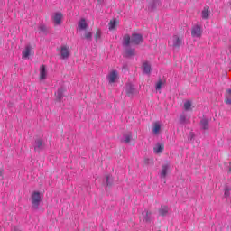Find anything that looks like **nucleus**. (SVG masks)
<instances>
[{"label":"nucleus","instance_id":"nucleus-35","mask_svg":"<svg viewBox=\"0 0 231 231\" xmlns=\"http://www.w3.org/2000/svg\"><path fill=\"white\" fill-rule=\"evenodd\" d=\"M39 30H40V32H46V25L41 24V25L39 26Z\"/></svg>","mask_w":231,"mask_h":231},{"label":"nucleus","instance_id":"nucleus-10","mask_svg":"<svg viewBox=\"0 0 231 231\" xmlns=\"http://www.w3.org/2000/svg\"><path fill=\"white\" fill-rule=\"evenodd\" d=\"M60 54L61 59L63 60L68 59L69 57V47L66 45H62L60 47Z\"/></svg>","mask_w":231,"mask_h":231},{"label":"nucleus","instance_id":"nucleus-9","mask_svg":"<svg viewBox=\"0 0 231 231\" xmlns=\"http://www.w3.org/2000/svg\"><path fill=\"white\" fill-rule=\"evenodd\" d=\"M125 92L129 97H133V95H136V93H138V90H136L134 85L128 83L125 86Z\"/></svg>","mask_w":231,"mask_h":231},{"label":"nucleus","instance_id":"nucleus-4","mask_svg":"<svg viewBox=\"0 0 231 231\" xmlns=\"http://www.w3.org/2000/svg\"><path fill=\"white\" fill-rule=\"evenodd\" d=\"M169 169H171V164L166 163L162 165V169L159 171V176L161 180H165L167 178Z\"/></svg>","mask_w":231,"mask_h":231},{"label":"nucleus","instance_id":"nucleus-27","mask_svg":"<svg viewBox=\"0 0 231 231\" xmlns=\"http://www.w3.org/2000/svg\"><path fill=\"white\" fill-rule=\"evenodd\" d=\"M180 124H189V119L185 114L180 115L179 119Z\"/></svg>","mask_w":231,"mask_h":231},{"label":"nucleus","instance_id":"nucleus-2","mask_svg":"<svg viewBox=\"0 0 231 231\" xmlns=\"http://www.w3.org/2000/svg\"><path fill=\"white\" fill-rule=\"evenodd\" d=\"M42 198H44V195L39 191H33L31 195V201L32 205V208L35 210H39V207L41 206V203L42 202Z\"/></svg>","mask_w":231,"mask_h":231},{"label":"nucleus","instance_id":"nucleus-22","mask_svg":"<svg viewBox=\"0 0 231 231\" xmlns=\"http://www.w3.org/2000/svg\"><path fill=\"white\" fill-rule=\"evenodd\" d=\"M117 24H118V21H116V19H113L108 23V29L110 31L116 30Z\"/></svg>","mask_w":231,"mask_h":231},{"label":"nucleus","instance_id":"nucleus-12","mask_svg":"<svg viewBox=\"0 0 231 231\" xmlns=\"http://www.w3.org/2000/svg\"><path fill=\"white\" fill-rule=\"evenodd\" d=\"M143 75H151L152 69L151 68V63L149 61H144L142 66Z\"/></svg>","mask_w":231,"mask_h":231},{"label":"nucleus","instance_id":"nucleus-3","mask_svg":"<svg viewBox=\"0 0 231 231\" xmlns=\"http://www.w3.org/2000/svg\"><path fill=\"white\" fill-rule=\"evenodd\" d=\"M182 44L183 38L178 36L177 34L171 36L168 41V45L170 48H172V50H180Z\"/></svg>","mask_w":231,"mask_h":231},{"label":"nucleus","instance_id":"nucleus-7","mask_svg":"<svg viewBox=\"0 0 231 231\" xmlns=\"http://www.w3.org/2000/svg\"><path fill=\"white\" fill-rule=\"evenodd\" d=\"M52 21L56 26L62 24V13H54L52 15Z\"/></svg>","mask_w":231,"mask_h":231},{"label":"nucleus","instance_id":"nucleus-36","mask_svg":"<svg viewBox=\"0 0 231 231\" xmlns=\"http://www.w3.org/2000/svg\"><path fill=\"white\" fill-rule=\"evenodd\" d=\"M3 174H4L3 170H0V180H3Z\"/></svg>","mask_w":231,"mask_h":231},{"label":"nucleus","instance_id":"nucleus-5","mask_svg":"<svg viewBox=\"0 0 231 231\" xmlns=\"http://www.w3.org/2000/svg\"><path fill=\"white\" fill-rule=\"evenodd\" d=\"M109 84H115L118 80V70H112L106 76Z\"/></svg>","mask_w":231,"mask_h":231},{"label":"nucleus","instance_id":"nucleus-18","mask_svg":"<svg viewBox=\"0 0 231 231\" xmlns=\"http://www.w3.org/2000/svg\"><path fill=\"white\" fill-rule=\"evenodd\" d=\"M31 52H32V46L26 45L25 49L22 52V59H29Z\"/></svg>","mask_w":231,"mask_h":231},{"label":"nucleus","instance_id":"nucleus-29","mask_svg":"<svg viewBox=\"0 0 231 231\" xmlns=\"http://www.w3.org/2000/svg\"><path fill=\"white\" fill-rule=\"evenodd\" d=\"M143 216H144L143 221H146V223H149V221H151V213L149 211L143 212Z\"/></svg>","mask_w":231,"mask_h":231},{"label":"nucleus","instance_id":"nucleus-11","mask_svg":"<svg viewBox=\"0 0 231 231\" xmlns=\"http://www.w3.org/2000/svg\"><path fill=\"white\" fill-rule=\"evenodd\" d=\"M44 149V143L42 142V139L38 138L34 142V151L36 152H41Z\"/></svg>","mask_w":231,"mask_h":231},{"label":"nucleus","instance_id":"nucleus-1","mask_svg":"<svg viewBox=\"0 0 231 231\" xmlns=\"http://www.w3.org/2000/svg\"><path fill=\"white\" fill-rule=\"evenodd\" d=\"M131 44V36L125 34L123 38V46L125 48V55L126 57H133L136 55V51L129 46Z\"/></svg>","mask_w":231,"mask_h":231},{"label":"nucleus","instance_id":"nucleus-19","mask_svg":"<svg viewBox=\"0 0 231 231\" xmlns=\"http://www.w3.org/2000/svg\"><path fill=\"white\" fill-rule=\"evenodd\" d=\"M64 88H60L57 92L55 93V97L58 100V102H60L62 98H64Z\"/></svg>","mask_w":231,"mask_h":231},{"label":"nucleus","instance_id":"nucleus-23","mask_svg":"<svg viewBox=\"0 0 231 231\" xmlns=\"http://www.w3.org/2000/svg\"><path fill=\"white\" fill-rule=\"evenodd\" d=\"M184 110L192 111V101L186 100L183 105Z\"/></svg>","mask_w":231,"mask_h":231},{"label":"nucleus","instance_id":"nucleus-6","mask_svg":"<svg viewBox=\"0 0 231 231\" xmlns=\"http://www.w3.org/2000/svg\"><path fill=\"white\" fill-rule=\"evenodd\" d=\"M203 35V30L199 25H194L191 29V36L199 39Z\"/></svg>","mask_w":231,"mask_h":231},{"label":"nucleus","instance_id":"nucleus-32","mask_svg":"<svg viewBox=\"0 0 231 231\" xmlns=\"http://www.w3.org/2000/svg\"><path fill=\"white\" fill-rule=\"evenodd\" d=\"M111 183H113V177H111L110 175L106 176V185L107 187H109V185H111Z\"/></svg>","mask_w":231,"mask_h":231},{"label":"nucleus","instance_id":"nucleus-16","mask_svg":"<svg viewBox=\"0 0 231 231\" xmlns=\"http://www.w3.org/2000/svg\"><path fill=\"white\" fill-rule=\"evenodd\" d=\"M160 5H162L160 0H153L148 6L149 12H154V10H156Z\"/></svg>","mask_w":231,"mask_h":231},{"label":"nucleus","instance_id":"nucleus-17","mask_svg":"<svg viewBox=\"0 0 231 231\" xmlns=\"http://www.w3.org/2000/svg\"><path fill=\"white\" fill-rule=\"evenodd\" d=\"M210 7L209 6H204L202 12H201V17L202 19H208L210 17Z\"/></svg>","mask_w":231,"mask_h":231},{"label":"nucleus","instance_id":"nucleus-30","mask_svg":"<svg viewBox=\"0 0 231 231\" xmlns=\"http://www.w3.org/2000/svg\"><path fill=\"white\" fill-rule=\"evenodd\" d=\"M102 37V31L100 29H97L95 34V41L98 42L100 41Z\"/></svg>","mask_w":231,"mask_h":231},{"label":"nucleus","instance_id":"nucleus-33","mask_svg":"<svg viewBox=\"0 0 231 231\" xmlns=\"http://www.w3.org/2000/svg\"><path fill=\"white\" fill-rule=\"evenodd\" d=\"M92 37H93V34L91 32H87L85 33V39H87V41H91Z\"/></svg>","mask_w":231,"mask_h":231},{"label":"nucleus","instance_id":"nucleus-20","mask_svg":"<svg viewBox=\"0 0 231 231\" xmlns=\"http://www.w3.org/2000/svg\"><path fill=\"white\" fill-rule=\"evenodd\" d=\"M88 28V22L86 19L81 18L80 21L78 23V30H87Z\"/></svg>","mask_w":231,"mask_h":231},{"label":"nucleus","instance_id":"nucleus-25","mask_svg":"<svg viewBox=\"0 0 231 231\" xmlns=\"http://www.w3.org/2000/svg\"><path fill=\"white\" fill-rule=\"evenodd\" d=\"M208 122L209 121L207 118L201 119V121H200L201 128L204 129V130L208 129Z\"/></svg>","mask_w":231,"mask_h":231},{"label":"nucleus","instance_id":"nucleus-24","mask_svg":"<svg viewBox=\"0 0 231 231\" xmlns=\"http://www.w3.org/2000/svg\"><path fill=\"white\" fill-rule=\"evenodd\" d=\"M160 216H165L166 214H169V207L167 206H162L159 210Z\"/></svg>","mask_w":231,"mask_h":231},{"label":"nucleus","instance_id":"nucleus-14","mask_svg":"<svg viewBox=\"0 0 231 231\" xmlns=\"http://www.w3.org/2000/svg\"><path fill=\"white\" fill-rule=\"evenodd\" d=\"M48 79V70L45 65L40 66V80H46Z\"/></svg>","mask_w":231,"mask_h":231},{"label":"nucleus","instance_id":"nucleus-13","mask_svg":"<svg viewBox=\"0 0 231 231\" xmlns=\"http://www.w3.org/2000/svg\"><path fill=\"white\" fill-rule=\"evenodd\" d=\"M165 149V145L162 143H157L154 146H153V152L154 154H162V152H163Z\"/></svg>","mask_w":231,"mask_h":231},{"label":"nucleus","instance_id":"nucleus-34","mask_svg":"<svg viewBox=\"0 0 231 231\" xmlns=\"http://www.w3.org/2000/svg\"><path fill=\"white\" fill-rule=\"evenodd\" d=\"M230 190H231L230 188L226 187L225 192H224L226 198L230 197Z\"/></svg>","mask_w":231,"mask_h":231},{"label":"nucleus","instance_id":"nucleus-31","mask_svg":"<svg viewBox=\"0 0 231 231\" xmlns=\"http://www.w3.org/2000/svg\"><path fill=\"white\" fill-rule=\"evenodd\" d=\"M194 136H196L194 134V132H190L188 135V142L189 143H192L193 140H194Z\"/></svg>","mask_w":231,"mask_h":231},{"label":"nucleus","instance_id":"nucleus-15","mask_svg":"<svg viewBox=\"0 0 231 231\" xmlns=\"http://www.w3.org/2000/svg\"><path fill=\"white\" fill-rule=\"evenodd\" d=\"M160 131H162V124L160 123V121H157L153 123L152 132L153 134H160Z\"/></svg>","mask_w":231,"mask_h":231},{"label":"nucleus","instance_id":"nucleus-26","mask_svg":"<svg viewBox=\"0 0 231 231\" xmlns=\"http://www.w3.org/2000/svg\"><path fill=\"white\" fill-rule=\"evenodd\" d=\"M132 138H133V135L131 133L125 134L123 135V142L125 143H129V142H131Z\"/></svg>","mask_w":231,"mask_h":231},{"label":"nucleus","instance_id":"nucleus-8","mask_svg":"<svg viewBox=\"0 0 231 231\" xmlns=\"http://www.w3.org/2000/svg\"><path fill=\"white\" fill-rule=\"evenodd\" d=\"M142 41H143L142 34L134 33V34H132V36L130 38V44L138 45V44H140V42H142Z\"/></svg>","mask_w":231,"mask_h":231},{"label":"nucleus","instance_id":"nucleus-21","mask_svg":"<svg viewBox=\"0 0 231 231\" xmlns=\"http://www.w3.org/2000/svg\"><path fill=\"white\" fill-rule=\"evenodd\" d=\"M225 103L227 106H231V88L227 89L226 91V98H225Z\"/></svg>","mask_w":231,"mask_h":231},{"label":"nucleus","instance_id":"nucleus-28","mask_svg":"<svg viewBox=\"0 0 231 231\" xmlns=\"http://www.w3.org/2000/svg\"><path fill=\"white\" fill-rule=\"evenodd\" d=\"M163 80L159 79L158 82L155 85L156 91H160L163 88Z\"/></svg>","mask_w":231,"mask_h":231}]
</instances>
